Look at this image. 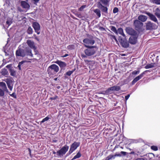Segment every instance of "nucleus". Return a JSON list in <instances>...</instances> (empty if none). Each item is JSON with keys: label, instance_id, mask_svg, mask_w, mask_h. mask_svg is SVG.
I'll list each match as a JSON object with an SVG mask.
<instances>
[{"label": "nucleus", "instance_id": "1", "mask_svg": "<svg viewBox=\"0 0 160 160\" xmlns=\"http://www.w3.org/2000/svg\"><path fill=\"white\" fill-rule=\"evenodd\" d=\"M59 70V67L56 64H53L48 67L47 72L49 75L51 76L56 74Z\"/></svg>", "mask_w": 160, "mask_h": 160}, {"label": "nucleus", "instance_id": "2", "mask_svg": "<svg viewBox=\"0 0 160 160\" xmlns=\"http://www.w3.org/2000/svg\"><path fill=\"white\" fill-rule=\"evenodd\" d=\"M86 47L88 48L84 50V52L85 54L90 56L94 55L97 50V48L95 46H89L87 45H85Z\"/></svg>", "mask_w": 160, "mask_h": 160}, {"label": "nucleus", "instance_id": "3", "mask_svg": "<svg viewBox=\"0 0 160 160\" xmlns=\"http://www.w3.org/2000/svg\"><path fill=\"white\" fill-rule=\"evenodd\" d=\"M26 42L28 46L30 48L34 50L35 52V55H38L39 56H38V59L35 58V59L37 60L40 59L41 58V56L39 54H38V52L37 50V47L35 46L34 42L33 41H31V40H27Z\"/></svg>", "mask_w": 160, "mask_h": 160}, {"label": "nucleus", "instance_id": "4", "mask_svg": "<svg viewBox=\"0 0 160 160\" xmlns=\"http://www.w3.org/2000/svg\"><path fill=\"white\" fill-rule=\"evenodd\" d=\"M143 24L138 20H135L133 22V26L136 30L139 32H142Z\"/></svg>", "mask_w": 160, "mask_h": 160}, {"label": "nucleus", "instance_id": "5", "mask_svg": "<svg viewBox=\"0 0 160 160\" xmlns=\"http://www.w3.org/2000/svg\"><path fill=\"white\" fill-rule=\"evenodd\" d=\"M69 147L67 145L63 146L60 150L57 151V158H61L68 151Z\"/></svg>", "mask_w": 160, "mask_h": 160}, {"label": "nucleus", "instance_id": "6", "mask_svg": "<svg viewBox=\"0 0 160 160\" xmlns=\"http://www.w3.org/2000/svg\"><path fill=\"white\" fill-rule=\"evenodd\" d=\"M88 37L89 38H86L84 39L83 42L86 44L85 45H93L95 42L94 40L93 39V37L92 36H90Z\"/></svg>", "mask_w": 160, "mask_h": 160}, {"label": "nucleus", "instance_id": "7", "mask_svg": "<svg viewBox=\"0 0 160 160\" xmlns=\"http://www.w3.org/2000/svg\"><path fill=\"white\" fill-rule=\"evenodd\" d=\"M80 145V142H74L70 146V148L68 152L69 154L72 153L75 151Z\"/></svg>", "mask_w": 160, "mask_h": 160}, {"label": "nucleus", "instance_id": "8", "mask_svg": "<svg viewBox=\"0 0 160 160\" xmlns=\"http://www.w3.org/2000/svg\"><path fill=\"white\" fill-rule=\"evenodd\" d=\"M125 31L127 33L131 36H135L138 35L136 31L133 28L130 27H126Z\"/></svg>", "mask_w": 160, "mask_h": 160}, {"label": "nucleus", "instance_id": "9", "mask_svg": "<svg viewBox=\"0 0 160 160\" xmlns=\"http://www.w3.org/2000/svg\"><path fill=\"white\" fill-rule=\"evenodd\" d=\"M32 27L34 28L35 32L38 34L40 33V26L39 24L36 22H34L32 23Z\"/></svg>", "mask_w": 160, "mask_h": 160}, {"label": "nucleus", "instance_id": "10", "mask_svg": "<svg viewBox=\"0 0 160 160\" xmlns=\"http://www.w3.org/2000/svg\"><path fill=\"white\" fill-rule=\"evenodd\" d=\"M119 42L123 48H127L129 47V42L126 39H120Z\"/></svg>", "mask_w": 160, "mask_h": 160}, {"label": "nucleus", "instance_id": "11", "mask_svg": "<svg viewBox=\"0 0 160 160\" xmlns=\"http://www.w3.org/2000/svg\"><path fill=\"white\" fill-rule=\"evenodd\" d=\"M148 70H146L142 73L140 75L136 77L132 82L131 84L132 85L134 84L138 81L141 79L144 76V75L146 73V72H148Z\"/></svg>", "mask_w": 160, "mask_h": 160}, {"label": "nucleus", "instance_id": "12", "mask_svg": "<svg viewBox=\"0 0 160 160\" xmlns=\"http://www.w3.org/2000/svg\"><path fill=\"white\" fill-rule=\"evenodd\" d=\"M16 55L17 56H20L23 57L25 56V52L24 49L20 48H18L16 52Z\"/></svg>", "mask_w": 160, "mask_h": 160}, {"label": "nucleus", "instance_id": "13", "mask_svg": "<svg viewBox=\"0 0 160 160\" xmlns=\"http://www.w3.org/2000/svg\"><path fill=\"white\" fill-rule=\"evenodd\" d=\"M138 35L137 36H131L129 39V42L131 44H135L137 42Z\"/></svg>", "mask_w": 160, "mask_h": 160}, {"label": "nucleus", "instance_id": "14", "mask_svg": "<svg viewBox=\"0 0 160 160\" xmlns=\"http://www.w3.org/2000/svg\"><path fill=\"white\" fill-rule=\"evenodd\" d=\"M6 82L10 90L12 91L13 88V81L11 79H7Z\"/></svg>", "mask_w": 160, "mask_h": 160}, {"label": "nucleus", "instance_id": "15", "mask_svg": "<svg viewBox=\"0 0 160 160\" xmlns=\"http://www.w3.org/2000/svg\"><path fill=\"white\" fill-rule=\"evenodd\" d=\"M121 155L120 154L116 153L114 155L110 154L106 158L105 160H110L112 159H114L117 157H121Z\"/></svg>", "mask_w": 160, "mask_h": 160}, {"label": "nucleus", "instance_id": "16", "mask_svg": "<svg viewBox=\"0 0 160 160\" xmlns=\"http://www.w3.org/2000/svg\"><path fill=\"white\" fill-rule=\"evenodd\" d=\"M88 111L94 114L97 113L96 106L94 105L90 106L88 108Z\"/></svg>", "mask_w": 160, "mask_h": 160}, {"label": "nucleus", "instance_id": "17", "mask_svg": "<svg viewBox=\"0 0 160 160\" xmlns=\"http://www.w3.org/2000/svg\"><path fill=\"white\" fill-rule=\"evenodd\" d=\"M21 6L23 8L29 9L30 7V5L26 1H22L21 2Z\"/></svg>", "mask_w": 160, "mask_h": 160}, {"label": "nucleus", "instance_id": "18", "mask_svg": "<svg viewBox=\"0 0 160 160\" xmlns=\"http://www.w3.org/2000/svg\"><path fill=\"white\" fill-rule=\"evenodd\" d=\"M55 62L62 69L64 68L66 66V64L65 62L57 60Z\"/></svg>", "mask_w": 160, "mask_h": 160}, {"label": "nucleus", "instance_id": "19", "mask_svg": "<svg viewBox=\"0 0 160 160\" xmlns=\"http://www.w3.org/2000/svg\"><path fill=\"white\" fill-rule=\"evenodd\" d=\"M146 14L149 17L150 19L155 22H158V21L155 16L149 12H146Z\"/></svg>", "mask_w": 160, "mask_h": 160}, {"label": "nucleus", "instance_id": "20", "mask_svg": "<svg viewBox=\"0 0 160 160\" xmlns=\"http://www.w3.org/2000/svg\"><path fill=\"white\" fill-rule=\"evenodd\" d=\"M114 92L113 89L112 88V87L108 88L106 91H103V93H102L103 94H106L107 95H108L112 93V92Z\"/></svg>", "mask_w": 160, "mask_h": 160}, {"label": "nucleus", "instance_id": "21", "mask_svg": "<svg viewBox=\"0 0 160 160\" xmlns=\"http://www.w3.org/2000/svg\"><path fill=\"white\" fill-rule=\"evenodd\" d=\"M114 92L113 89L112 88V87L108 88L106 91H103V93H102L103 94H106L107 95H108L112 93V92Z\"/></svg>", "mask_w": 160, "mask_h": 160}, {"label": "nucleus", "instance_id": "22", "mask_svg": "<svg viewBox=\"0 0 160 160\" xmlns=\"http://www.w3.org/2000/svg\"><path fill=\"white\" fill-rule=\"evenodd\" d=\"M0 86L2 88V89L5 90L7 92H9L5 83L3 82H0Z\"/></svg>", "mask_w": 160, "mask_h": 160}, {"label": "nucleus", "instance_id": "23", "mask_svg": "<svg viewBox=\"0 0 160 160\" xmlns=\"http://www.w3.org/2000/svg\"><path fill=\"white\" fill-rule=\"evenodd\" d=\"M25 52V55L29 56L32 57L33 54L32 53V50L29 48H26L24 49Z\"/></svg>", "mask_w": 160, "mask_h": 160}, {"label": "nucleus", "instance_id": "24", "mask_svg": "<svg viewBox=\"0 0 160 160\" xmlns=\"http://www.w3.org/2000/svg\"><path fill=\"white\" fill-rule=\"evenodd\" d=\"M153 24L150 22H148L146 25V28L147 30H152L153 29Z\"/></svg>", "mask_w": 160, "mask_h": 160}, {"label": "nucleus", "instance_id": "25", "mask_svg": "<svg viewBox=\"0 0 160 160\" xmlns=\"http://www.w3.org/2000/svg\"><path fill=\"white\" fill-rule=\"evenodd\" d=\"M138 20L141 21L142 22L146 21L147 19V17L146 16L140 15L138 17Z\"/></svg>", "mask_w": 160, "mask_h": 160}, {"label": "nucleus", "instance_id": "26", "mask_svg": "<svg viewBox=\"0 0 160 160\" xmlns=\"http://www.w3.org/2000/svg\"><path fill=\"white\" fill-rule=\"evenodd\" d=\"M101 9L102 12H105L106 13H108V8L102 5H101Z\"/></svg>", "mask_w": 160, "mask_h": 160}, {"label": "nucleus", "instance_id": "27", "mask_svg": "<svg viewBox=\"0 0 160 160\" xmlns=\"http://www.w3.org/2000/svg\"><path fill=\"white\" fill-rule=\"evenodd\" d=\"M155 14L158 18L160 19V10L158 8L156 9V12Z\"/></svg>", "mask_w": 160, "mask_h": 160}, {"label": "nucleus", "instance_id": "28", "mask_svg": "<svg viewBox=\"0 0 160 160\" xmlns=\"http://www.w3.org/2000/svg\"><path fill=\"white\" fill-rule=\"evenodd\" d=\"M81 154L80 152H78L75 155L73 158L71 159V160H74L77 158H78L81 156Z\"/></svg>", "mask_w": 160, "mask_h": 160}, {"label": "nucleus", "instance_id": "29", "mask_svg": "<svg viewBox=\"0 0 160 160\" xmlns=\"http://www.w3.org/2000/svg\"><path fill=\"white\" fill-rule=\"evenodd\" d=\"M121 137L123 139L122 141L123 142H124V143H125L126 144H127L128 142H127L126 141H128V140L127 138H125L123 137V136H122L121 135H120L119 137H118V138H119V139H118V140H120V139Z\"/></svg>", "mask_w": 160, "mask_h": 160}, {"label": "nucleus", "instance_id": "30", "mask_svg": "<svg viewBox=\"0 0 160 160\" xmlns=\"http://www.w3.org/2000/svg\"><path fill=\"white\" fill-rule=\"evenodd\" d=\"M100 1L103 4L106 6L108 4L110 0H100Z\"/></svg>", "mask_w": 160, "mask_h": 160}, {"label": "nucleus", "instance_id": "31", "mask_svg": "<svg viewBox=\"0 0 160 160\" xmlns=\"http://www.w3.org/2000/svg\"><path fill=\"white\" fill-rule=\"evenodd\" d=\"M94 12L98 16V18L100 17L101 15V12L99 9H96L94 10Z\"/></svg>", "mask_w": 160, "mask_h": 160}, {"label": "nucleus", "instance_id": "32", "mask_svg": "<svg viewBox=\"0 0 160 160\" xmlns=\"http://www.w3.org/2000/svg\"><path fill=\"white\" fill-rule=\"evenodd\" d=\"M9 71L10 73V75L12 76H15L16 75V73L15 71L12 68L9 69Z\"/></svg>", "mask_w": 160, "mask_h": 160}, {"label": "nucleus", "instance_id": "33", "mask_svg": "<svg viewBox=\"0 0 160 160\" xmlns=\"http://www.w3.org/2000/svg\"><path fill=\"white\" fill-rule=\"evenodd\" d=\"M1 74L3 75H7L8 74V72L6 69L5 68L2 69Z\"/></svg>", "mask_w": 160, "mask_h": 160}, {"label": "nucleus", "instance_id": "34", "mask_svg": "<svg viewBox=\"0 0 160 160\" xmlns=\"http://www.w3.org/2000/svg\"><path fill=\"white\" fill-rule=\"evenodd\" d=\"M114 92L118 91L121 89V88L119 86H114L112 87Z\"/></svg>", "mask_w": 160, "mask_h": 160}, {"label": "nucleus", "instance_id": "35", "mask_svg": "<svg viewBox=\"0 0 160 160\" xmlns=\"http://www.w3.org/2000/svg\"><path fill=\"white\" fill-rule=\"evenodd\" d=\"M27 33H28V34H32L33 32V31L32 28L30 26H29L27 30Z\"/></svg>", "mask_w": 160, "mask_h": 160}, {"label": "nucleus", "instance_id": "36", "mask_svg": "<svg viewBox=\"0 0 160 160\" xmlns=\"http://www.w3.org/2000/svg\"><path fill=\"white\" fill-rule=\"evenodd\" d=\"M75 46L74 44H71L67 47V49L69 50H73L75 49Z\"/></svg>", "mask_w": 160, "mask_h": 160}, {"label": "nucleus", "instance_id": "37", "mask_svg": "<svg viewBox=\"0 0 160 160\" xmlns=\"http://www.w3.org/2000/svg\"><path fill=\"white\" fill-rule=\"evenodd\" d=\"M110 28L111 30L113 32L116 34L117 35L118 31H117L116 28L113 26H112Z\"/></svg>", "mask_w": 160, "mask_h": 160}, {"label": "nucleus", "instance_id": "38", "mask_svg": "<svg viewBox=\"0 0 160 160\" xmlns=\"http://www.w3.org/2000/svg\"><path fill=\"white\" fill-rule=\"evenodd\" d=\"M5 90L0 88V97H3L5 95Z\"/></svg>", "mask_w": 160, "mask_h": 160}, {"label": "nucleus", "instance_id": "39", "mask_svg": "<svg viewBox=\"0 0 160 160\" xmlns=\"http://www.w3.org/2000/svg\"><path fill=\"white\" fill-rule=\"evenodd\" d=\"M117 34L118 33L121 35L122 33H123V30L122 28H118L117 30Z\"/></svg>", "mask_w": 160, "mask_h": 160}, {"label": "nucleus", "instance_id": "40", "mask_svg": "<svg viewBox=\"0 0 160 160\" xmlns=\"http://www.w3.org/2000/svg\"><path fill=\"white\" fill-rule=\"evenodd\" d=\"M108 36L110 37V38L112 40L114 39L115 41L118 42L117 39H116L115 36L108 34Z\"/></svg>", "mask_w": 160, "mask_h": 160}, {"label": "nucleus", "instance_id": "41", "mask_svg": "<svg viewBox=\"0 0 160 160\" xmlns=\"http://www.w3.org/2000/svg\"><path fill=\"white\" fill-rule=\"evenodd\" d=\"M154 67V66L152 65V63L148 64L145 67L146 69H148L151 68H152Z\"/></svg>", "mask_w": 160, "mask_h": 160}, {"label": "nucleus", "instance_id": "42", "mask_svg": "<svg viewBox=\"0 0 160 160\" xmlns=\"http://www.w3.org/2000/svg\"><path fill=\"white\" fill-rule=\"evenodd\" d=\"M12 20L11 18L8 19L6 21V23L8 25L10 26L12 23Z\"/></svg>", "mask_w": 160, "mask_h": 160}, {"label": "nucleus", "instance_id": "43", "mask_svg": "<svg viewBox=\"0 0 160 160\" xmlns=\"http://www.w3.org/2000/svg\"><path fill=\"white\" fill-rule=\"evenodd\" d=\"M9 95L12 97L13 98L15 99L17 98V95L15 92H13L12 94H10V92H8Z\"/></svg>", "mask_w": 160, "mask_h": 160}, {"label": "nucleus", "instance_id": "44", "mask_svg": "<svg viewBox=\"0 0 160 160\" xmlns=\"http://www.w3.org/2000/svg\"><path fill=\"white\" fill-rule=\"evenodd\" d=\"M49 118L48 116L46 117L43 118L42 120L40 122V123L42 124L45 121L48 120Z\"/></svg>", "mask_w": 160, "mask_h": 160}, {"label": "nucleus", "instance_id": "45", "mask_svg": "<svg viewBox=\"0 0 160 160\" xmlns=\"http://www.w3.org/2000/svg\"><path fill=\"white\" fill-rule=\"evenodd\" d=\"M151 148L153 150L156 151L158 150V148L157 146H152L151 147Z\"/></svg>", "mask_w": 160, "mask_h": 160}, {"label": "nucleus", "instance_id": "46", "mask_svg": "<svg viewBox=\"0 0 160 160\" xmlns=\"http://www.w3.org/2000/svg\"><path fill=\"white\" fill-rule=\"evenodd\" d=\"M153 3L157 5H160V0H152Z\"/></svg>", "mask_w": 160, "mask_h": 160}, {"label": "nucleus", "instance_id": "47", "mask_svg": "<svg viewBox=\"0 0 160 160\" xmlns=\"http://www.w3.org/2000/svg\"><path fill=\"white\" fill-rule=\"evenodd\" d=\"M86 5H82L79 8L78 11H82L83 9L86 7Z\"/></svg>", "mask_w": 160, "mask_h": 160}, {"label": "nucleus", "instance_id": "48", "mask_svg": "<svg viewBox=\"0 0 160 160\" xmlns=\"http://www.w3.org/2000/svg\"><path fill=\"white\" fill-rule=\"evenodd\" d=\"M119 11L117 7L114 8L113 10V12L114 13H116L118 12Z\"/></svg>", "mask_w": 160, "mask_h": 160}, {"label": "nucleus", "instance_id": "49", "mask_svg": "<svg viewBox=\"0 0 160 160\" xmlns=\"http://www.w3.org/2000/svg\"><path fill=\"white\" fill-rule=\"evenodd\" d=\"M73 71H69L66 72V74L68 76H70L73 73Z\"/></svg>", "mask_w": 160, "mask_h": 160}, {"label": "nucleus", "instance_id": "50", "mask_svg": "<svg viewBox=\"0 0 160 160\" xmlns=\"http://www.w3.org/2000/svg\"><path fill=\"white\" fill-rule=\"evenodd\" d=\"M76 16L80 18H82V16L81 13H76L75 14Z\"/></svg>", "mask_w": 160, "mask_h": 160}, {"label": "nucleus", "instance_id": "51", "mask_svg": "<svg viewBox=\"0 0 160 160\" xmlns=\"http://www.w3.org/2000/svg\"><path fill=\"white\" fill-rule=\"evenodd\" d=\"M139 72H140V71L139 70H138V71L135 70V71H133L132 72V74L133 75H136V74H139Z\"/></svg>", "mask_w": 160, "mask_h": 160}, {"label": "nucleus", "instance_id": "52", "mask_svg": "<svg viewBox=\"0 0 160 160\" xmlns=\"http://www.w3.org/2000/svg\"><path fill=\"white\" fill-rule=\"evenodd\" d=\"M58 98V97L56 95H55L54 97H51L50 98V99L52 100H56Z\"/></svg>", "mask_w": 160, "mask_h": 160}, {"label": "nucleus", "instance_id": "53", "mask_svg": "<svg viewBox=\"0 0 160 160\" xmlns=\"http://www.w3.org/2000/svg\"><path fill=\"white\" fill-rule=\"evenodd\" d=\"M121 35H122V36L123 37L122 38H121L120 37V39H126V35H125L124 34V32H123V33H122Z\"/></svg>", "mask_w": 160, "mask_h": 160}, {"label": "nucleus", "instance_id": "54", "mask_svg": "<svg viewBox=\"0 0 160 160\" xmlns=\"http://www.w3.org/2000/svg\"><path fill=\"white\" fill-rule=\"evenodd\" d=\"M52 152L53 154L56 155V156H54V157H57V155H58L57 154V151L56 152L54 150V151H52Z\"/></svg>", "mask_w": 160, "mask_h": 160}, {"label": "nucleus", "instance_id": "55", "mask_svg": "<svg viewBox=\"0 0 160 160\" xmlns=\"http://www.w3.org/2000/svg\"><path fill=\"white\" fill-rule=\"evenodd\" d=\"M120 153L124 156H125L127 154V152H126L124 151H121L120 152Z\"/></svg>", "mask_w": 160, "mask_h": 160}, {"label": "nucleus", "instance_id": "56", "mask_svg": "<svg viewBox=\"0 0 160 160\" xmlns=\"http://www.w3.org/2000/svg\"><path fill=\"white\" fill-rule=\"evenodd\" d=\"M130 95L129 94H128L127 95L125 96V100H127L128 99L129 97H130Z\"/></svg>", "mask_w": 160, "mask_h": 160}, {"label": "nucleus", "instance_id": "57", "mask_svg": "<svg viewBox=\"0 0 160 160\" xmlns=\"http://www.w3.org/2000/svg\"><path fill=\"white\" fill-rule=\"evenodd\" d=\"M99 28L101 31H104L105 30V29L104 28L102 27H100Z\"/></svg>", "mask_w": 160, "mask_h": 160}, {"label": "nucleus", "instance_id": "58", "mask_svg": "<svg viewBox=\"0 0 160 160\" xmlns=\"http://www.w3.org/2000/svg\"><path fill=\"white\" fill-rule=\"evenodd\" d=\"M25 61H22L20 62H19L18 63V64L20 65L21 66Z\"/></svg>", "mask_w": 160, "mask_h": 160}, {"label": "nucleus", "instance_id": "59", "mask_svg": "<svg viewBox=\"0 0 160 160\" xmlns=\"http://www.w3.org/2000/svg\"><path fill=\"white\" fill-rule=\"evenodd\" d=\"M135 160H144V159L142 158H139L136 159Z\"/></svg>", "mask_w": 160, "mask_h": 160}, {"label": "nucleus", "instance_id": "60", "mask_svg": "<svg viewBox=\"0 0 160 160\" xmlns=\"http://www.w3.org/2000/svg\"><path fill=\"white\" fill-rule=\"evenodd\" d=\"M28 150L29 152V154L30 156H31V151L30 148H28Z\"/></svg>", "mask_w": 160, "mask_h": 160}, {"label": "nucleus", "instance_id": "61", "mask_svg": "<svg viewBox=\"0 0 160 160\" xmlns=\"http://www.w3.org/2000/svg\"><path fill=\"white\" fill-rule=\"evenodd\" d=\"M152 65L154 66V67H156L157 66V64L156 63H152Z\"/></svg>", "mask_w": 160, "mask_h": 160}, {"label": "nucleus", "instance_id": "62", "mask_svg": "<svg viewBox=\"0 0 160 160\" xmlns=\"http://www.w3.org/2000/svg\"><path fill=\"white\" fill-rule=\"evenodd\" d=\"M11 65H7L6 67H7V68H9L10 69V68H11Z\"/></svg>", "mask_w": 160, "mask_h": 160}, {"label": "nucleus", "instance_id": "63", "mask_svg": "<svg viewBox=\"0 0 160 160\" xmlns=\"http://www.w3.org/2000/svg\"><path fill=\"white\" fill-rule=\"evenodd\" d=\"M34 2V3H36L38 2L39 1V0H33Z\"/></svg>", "mask_w": 160, "mask_h": 160}, {"label": "nucleus", "instance_id": "64", "mask_svg": "<svg viewBox=\"0 0 160 160\" xmlns=\"http://www.w3.org/2000/svg\"><path fill=\"white\" fill-rule=\"evenodd\" d=\"M68 56V54H65L64 56H62V57H66Z\"/></svg>", "mask_w": 160, "mask_h": 160}]
</instances>
